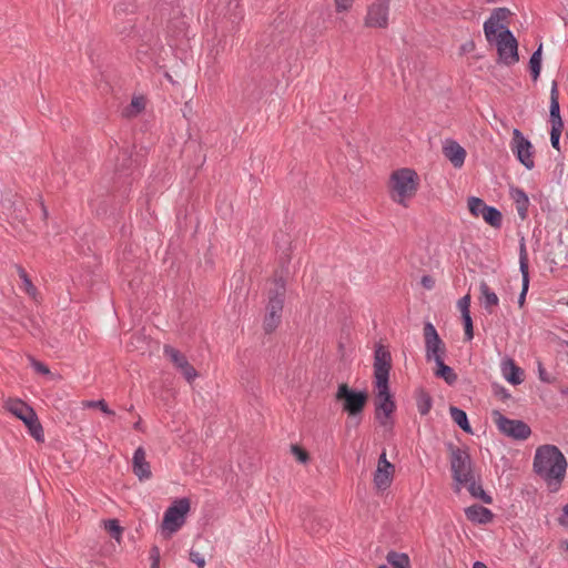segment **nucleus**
Here are the masks:
<instances>
[{
  "mask_svg": "<svg viewBox=\"0 0 568 568\" xmlns=\"http://www.w3.org/2000/svg\"><path fill=\"white\" fill-rule=\"evenodd\" d=\"M493 419L498 430L513 439L525 440L531 434V429L528 424L519 419H510L498 410L493 412Z\"/></svg>",
  "mask_w": 568,
  "mask_h": 568,
  "instance_id": "8",
  "label": "nucleus"
},
{
  "mask_svg": "<svg viewBox=\"0 0 568 568\" xmlns=\"http://www.w3.org/2000/svg\"><path fill=\"white\" fill-rule=\"evenodd\" d=\"M190 507V499L183 497L174 500L165 510L162 520V534L166 538L171 537L172 534L176 532L184 525Z\"/></svg>",
  "mask_w": 568,
  "mask_h": 568,
  "instance_id": "6",
  "label": "nucleus"
},
{
  "mask_svg": "<svg viewBox=\"0 0 568 568\" xmlns=\"http://www.w3.org/2000/svg\"><path fill=\"white\" fill-rule=\"evenodd\" d=\"M334 1H335V7H336L337 12L347 11L354 2V0H334Z\"/></svg>",
  "mask_w": 568,
  "mask_h": 568,
  "instance_id": "43",
  "label": "nucleus"
},
{
  "mask_svg": "<svg viewBox=\"0 0 568 568\" xmlns=\"http://www.w3.org/2000/svg\"><path fill=\"white\" fill-rule=\"evenodd\" d=\"M537 367H538V377L541 382L547 383V384L554 383L555 378L550 377V375L547 373V371L545 369V367L540 361H538Z\"/></svg>",
  "mask_w": 568,
  "mask_h": 568,
  "instance_id": "41",
  "label": "nucleus"
},
{
  "mask_svg": "<svg viewBox=\"0 0 568 568\" xmlns=\"http://www.w3.org/2000/svg\"><path fill=\"white\" fill-rule=\"evenodd\" d=\"M479 291L484 308L487 311V313L491 314L494 312V307H496L499 303L498 296L490 290L485 281L480 283Z\"/></svg>",
  "mask_w": 568,
  "mask_h": 568,
  "instance_id": "25",
  "label": "nucleus"
},
{
  "mask_svg": "<svg viewBox=\"0 0 568 568\" xmlns=\"http://www.w3.org/2000/svg\"><path fill=\"white\" fill-rule=\"evenodd\" d=\"M435 363L437 366L435 375L443 378L448 385L455 384L457 381V374L450 366L444 363V357L440 358V356H435Z\"/></svg>",
  "mask_w": 568,
  "mask_h": 568,
  "instance_id": "30",
  "label": "nucleus"
},
{
  "mask_svg": "<svg viewBox=\"0 0 568 568\" xmlns=\"http://www.w3.org/2000/svg\"><path fill=\"white\" fill-rule=\"evenodd\" d=\"M128 26H124L122 29L119 30V32L121 34H123L124 37H131L132 32H133V29H134V24H133V21L132 20H129L126 22Z\"/></svg>",
  "mask_w": 568,
  "mask_h": 568,
  "instance_id": "47",
  "label": "nucleus"
},
{
  "mask_svg": "<svg viewBox=\"0 0 568 568\" xmlns=\"http://www.w3.org/2000/svg\"><path fill=\"white\" fill-rule=\"evenodd\" d=\"M24 425L27 426L29 434L38 442H44V433L41 423L37 416V413L33 410L27 417L22 419Z\"/></svg>",
  "mask_w": 568,
  "mask_h": 568,
  "instance_id": "23",
  "label": "nucleus"
},
{
  "mask_svg": "<svg viewBox=\"0 0 568 568\" xmlns=\"http://www.w3.org/2000/svg\"><path fill=\"white\" fill-rule=\"evenodd\" d=\"M132 470L139 480H148L152 477L150 463L145 458V450L143 447H138L132 458Z\"/></svg>",
  "mask_w": 568,
  "mask_h": 568,
  "instance_id": "17",
  "label": "nucleus"
},
{
  "mask_svg": "<svg viewBox=\"0 0 568 568\" xmlns=\"http://www.w3.org/2000/svg\"><path fill=\"white\" fill-rule=\"evenodd\" d=\"M549 121L551 124L549 142H559L564 124L560 118V106L558 101V90L556 82L552 83L550 91Z\"/></svg>",
  "mask_w": 568,
  "mask_h": 568,
  "instance_id": "14",
  "label": "nucleus"
},
{
  "mask_svg": "<svg viewBox=\"0 0 568 568\" xmlns=\"http://www.w3.org/2000/svg\"><path fill=\"white\" fill-rule=\"evenodd\" d=\"M513 133L514 138L511 142H529L528 140L525 139V136L518 129H514Z\"/></svg>",
  "mask_w": 568,
  "mask_h": 568,
  "instance_id": "49",
  "label": "nucleus"
},
{
  "mask_svg": "<svg viewBox=\"0 0 568 568\" xmlns=\"http://www.w3.org/2000/svg\"><path fill=\"white\" fill-rule=\"evenodd\" d=\"M513 153L526 169H534L536 154L534 144H515L513 148Z\"/></svg>",
  "mask_w": 568,
  "mask_h": 568,
  "instance_id": "20",
  "label": "nucleus"
},
{
  "mask_svg": "<svg viewBox=\"0 0 568 568\" xmlns=\"http://www.w3.org/2000/svg\"><path fill=\"white\" fill-rule=\"evenodd\" d=\"M17 271H18V274H19V277L21 278L23 285H24V290L26 292L30 295V296H36L37 294V287L33 285V283L31 282L28 273L26 272V270L20 266V265H17Z\"/></svg>",
  "mask_w": 568,
  "mask_h": 568,
  "instance_id": "37",
  "label": "nucleus"
},
{
  "mask_svg": "<svg viewBox=\"0 0 568 568\" xmlns=\"http://www.w3.org/2000/svg\"><path fill=\"white\" fill-rule=\"evenodd\" d=\"M133 146L134 144L125 145L118 150L114 164L116 172L128 174V171L136 164V160L133 159Z\"/></svg>",
  "mask_w": 568,
  "mask_h": 568,
  "instance_id": "18",
  "label": "nucleus"
},
{
  "mask_svg": "<svg viewBox=\"0 0 568 568\" xmlns=\"http://www.w3.org/2000/svg\"><path fill=\"white\" fill-rule=\"evenodd\" d=\"M424 338L427 361H435V356H440V358L444 357L446 346L430 322H427L424 325Z\"/></svg>",
  "mask_w": 568,
  "mask_h": 568,
  "instance_id": "13",
  "label": "nucleus"
},
{
  "mask_svg": "<svg viewBox=\"0 0 568 568\" xmlns=\"http://www.w3.org/2000/svg\"><path fill=\"white\" fill-rule=\"evenodd\" d=\"M488 3L496 2L497 0H486Z\"/></svg>",
  "mask_w": 568,
  "mask_h": 568,
  "instance_id": "61",
  "label": "nucleus"
},
{
  "mask_svg": "<svg viewBox=\"0 0 568 568\" xmlns=\"http://www.w3.org/2000/svg\"><path fill=\"white\" fill-rule=\"evenodd\" d=\"M564 514L568 517V504L564 506Z\"/></svg>",
  "mask_w": 568,
  "mask_h": 568,
  "instance_id": "55",
  "label": "nucleus"
},
{
  "mask_svg": "<svg viewBox=\"0 0 568 568\" xmlns=\"http://www.w3.org/2000/svg\"><path fill=\"white\" fill-rule=\"evenodd\" d=\"M463 485H467L469 494L475 497L481 499L485 504H491L493 498L489 496L479 483L475 481L474 476L470 477L469 481H464Z\"/></svg>",
  "mask_w": 568,
  "mask_h": 568,
  "instance_id": "33",
  "label": "nucleus"
},
{
  "mask_svg": "<svg viewBox=\"0 0 568 568\" xmlns=\"http://www.w3.org/2000/svg\"><path fill=\"white\" fill-rule=\"evenodd\" d=\"M166 78L172 82V78L170 74H166Z\"/></svg>",
  "mask_w": 568,
  "mask_h": 568,
  "instance_id": "62",
  "label": "nucleus"
},
{
  "mask_svg": "<svg viewBox=\"0 0 568 568\" xmlns=\"http://www.w3.org/2000/svg\"><path fill=\"white\" fill-rule=\"evenodd\" d=\"M507 364L509 365V372L504 368L505 378L513 385H519L523 383L524 371L518 367L513 359H508Z\"/></svg>",
  "mask_w": 568,
  "mask_h": 568,
  "instance_id": "35",
  "label": "nucleus"
},
{
  "mask_svg": "<svg viewBox=\"0 0 568 568\" xmlns=\"http://www.w3.org/2000/svg\"><path fill=\"white\" fill-rule=\"evenodd\" d=\"M416 406L422 416L427 415L433 406L432 396L424 388H419L416 392Z\"/></svg>",
  "mask_w": 568,
  "mask_h": 568,
  "instance_id": "31",
  "label": "nucleus"
},
{
  "mask_svg": "<svg viewBox=\"0 0 568 568\" xmlns=\"http://www.w3.org/2000/svg\"><path fill=\"white\" fill-rule=\"evenodd\" d=\"M146 105V100L143 95L133 97L130 104L122 110V116L125 119H133L140 115Z\"/></svg>",
  "mask_w": 568,
  "mask_h": 568,
  "instance_id": "28",
  "label": "nucleus"
},
{
  "mask_svg": "<svg viewBox=\"0 0 568 568\" xmlns=\"http://www.w3.org/2000/svg\"><path fill=\"white\" fill-rule=\"evenodd\" d=\"M567 549H568V544H567Z\"/></svg>",
  "mask_w": 568,
  "mask_h": 568,
  "instance_id": "64",
  "label": "nucleus"
},
{
  "mask_svg": "<svg viewBox=\"0 0 568 568\" xmlns=\"http://www.w3.org/2000/svg\"><path fill=\"white\" fill-rule=\"evenodd\" d=\"M378 568H389L387 565H381Z\"/></svg>",
  "mask_w": 568,
  "mask_h": 568,
  "instance_id": "59",
  "label": "nucleus"
},
{
  "mask_svg": "<svg viewBox=\"0 0 568 568\" xmlns=\"http://www.w3.org/2000/svg\"><path fill=\"white\" fill-rule=\"evenodd\" d=\"M88 407H97V409H101L106 415H114V410L110 409L106 402L104 399L99 400H90L87 404Z\"/></svg>",
  "mask_w": 568,
  "mask_h": 568,
  "instance_id": "39",
  "label": "nucleus"
},
{
  "mask_svg": "<svg viewBox=\"0 0 568 568\" xmlns=\"http://www.w3.org/2000/svg\"><path fill=\"white\" fill-rule=\"evenodd\" d=\"M473 568H488V567L486 566V564H484L481 561H476V562H474Z\"/></svg>",
  "mask_w": 568,
  "mask_h": 568,
  "instance_id": "52",
  "label": "nucleus"
},
{
  "mask_svg": "<svg viewBox=\"0 0 568 568\" xmlns=\"http://www.w3.org/2000/svg\"><path fill=\"white\" fill-rule=\"evenodd\" d=\"M133 428L136 430H142V422L141 418L134 423Z\"/></svg>",
  "mask_w": 568,
  "mask_h": 568,
  "instance_id": "53",
  "label": "nucleus"
},
{
  "mask_svg": "<svg viewBox=\"0 0 568 568\" xmlns=\"http://www.w3.org/2000/svg\"><path fill=\"white\" fill-rule=\"evenodd\" d=\"M374 384L389 383L392 369L390 352L382 344H377L374 351Z\"/></svg>",
  "mask_w": 568,
  "mask_h": 568,
  "instance_id": "11",
  "label": "nucleus"
},
{
  "mask_svg": "<svg viewBox=\"0 0 568 568\" xmlns=\"http://www.w3.org/2000/svg\"><path fill=\"white\" fill-rule=\"evenodd\" d=\"M510 14L507 8H496L490 17L484 22V32L488 42H495L499 62L513 65L519 61L518 42L513 32L500 24Z\"/></svg>",
  "mask_w": 568,
  "mask_h": 568,
  "instance_id": "1",
  "label": "nucleus"
},
{
  "mask_svg": "<svg viewBox=\"0 0 568 568\" xmlns=\"http://www.w3.org/2000/svg\"><path fill=\"white\" fill-rule=\"evenodd\" d=\"M4 407L8 412L21 420L34 410L30 405L18 398H9L4 403Z\"/></svg>",
  "mask_w": 568,
  "mask_h": 568,
  "instance_id": "24",
  "label": "nucleus"
},
{
  "mask_svg": "<svg viewBox=\"0 0 568 568\" xmlns=\"http://www.w3.org/2000/svg\"><path fill=\"white\" fill-rule=\"evenodd\" d=\"M377 467L394 468V465L387 460L385 450L379 455Z\"/></svg>",
  "mask_w": 568,
  "mask_h": 568,
  "instance_id": "46",
  "label": "nucleus"
},
{
  "mask_svg": "<svg viewBox=\"0 0 568 568\" xmlns=\"http://www.w3.org/2000/svg\"><path fill=\"white\" fill-rule=\"evenodd\" d=\"M564 344L568 347V342H564Z\"/></svg>",
  "mask_w": 568,
  "mask_h": 568,
  "instance_id": "63",
  "label": "nucleus"
},
{
  "mask_svg": "<svg viewBox=\"0 0 568 568\" xmlns=\"http://www.w3.org/2000/svg\"><path fill=\"white\" fill-rule=\"evenodd\" d=\"M164 354L170 358L174 366L181 372L184 378L191 383L197 377L196 369L189 363L186 356L179 349L164 345Z\"/></svg>",
  "mask_w": 568,
  "mask_h": 568,
  "instance_id": "15",
  "label": "nucleus"
},
{
  "mask_svg": "<svg viewBox=\"0 0 568 568\" xmlns=\"http://www.w3.org/2000/svg\"><path fill=\"white\" fill-rule=\"evenodd\" d=\"M417 172L409 168L397 169L389 178V194L394 202L407 207V202L413 199L419 187Z\"/></svg>",
  "mask_w": 568,
  "mask_h": 568,
  "instance_id": "3",
  "label": "nucleus"
},
{
  "mask_svg": "<svg viewBox=\"0 0 568 568\" xmlns=\"http://www.w3.org/2000/svg\"><path fill=\"white\" fill-rule=\"evenodd\" d=\"M386 560L393 568H410V559L405 552L390 550L386 556Z\"/></svg>",
  "mask_w": 568,
  "mask_h": 568,
  "instance_id": "34",
  "label": "nucleus"
},
{
  "mask_svg": "<svg viewBox=\"0 0 568 568\" xmlns=\"http://www.w3.org/2000/svg\"><path fill=\"white\" fill-rule=\"evenodd\" d=\"M541 51L542 44L540 43L536 51L531 54L529 59V70L534 81H537L540 75L541 69Z\"/></svg>",
  "mask_w": 568,
  "mask_h": 568,
  "instance_id": "36",
  "label": "nucleus"
},
{
  "mask_svg": "<svg viewBox=\"0 0 568 568\" xmlns=\"http://www.w3.org/2000/svg\"><path fill=\"white\" fill-rule=\"evenodd\" d=\"M389 0H375L367 8L364 23L368 28H386L388 26Z\"/></svg>",
  "mask_w": 568,
  "mask_h": 568,
  "instance_id": "12",
  "label": "nucleus"
},
{
  "mask_svg": "<svg viewBox=\"0 0 568 568\" xmlns=\"http://www.w3.org/2000/svg\"><path fill=\"white\" fill-rule=\"evenodd\" d=\"M41 212H42V220H43L44 222H47V221H48V219H49V211H48V207H47V205L44 204V202H41Z\"/></svg>",
  "mask_w": 568,
  "mask_h": 568,
  "instance_id": "50",
  "label": "nucleus"
},
{
  "mask_svg": "<svg viewBox=\"0 0 568 568\" xmlns=\"http://www.w3.org/2000/svg\"><path fill=\"white\" fill-rule=\"evenodd\" d=\"M305 529L312 535H321L328 530V520L318 516L311 515L308 519L304 521Z\"/></svg>",
  "mask_w": 568,
  "mask_h": 568,
  "instance_id": "29",
  "label": "nucleus"
},
{
  "mask_svg": "<svg viewBox=\"0 0 568 568\" xmlns=\"http://www.w3.org/2000/svg\"><path fill=\"white\" fill-rule=\"evenodd\" d=\"M468 210L471 215L478 217L481 216L484 221L495 229H500L503 224V215L501 212L494 207L487 205L484 200L470 196L468 199Z\"/></svg>",
  "mask_w": 568,
  "mask_h": 568,
  "instance_id": "10",
  "label": "nucleus"
},
{
  "mask_svg": "<svg viewBox=\"0 0 568 568\" xmlns=\"http://www.w3.org/2000/svg\"><path fill=\"white\" fill-rule=\"evenodd\" d=\"M443 154L447 158L454 168H462L465 162L466 151L462 144H444Z\"/></svg>",
  "mask_w": 568,
  "mask_h": 568,
  "instance_id": "22",
  "label": "nucleus"
},
{
  "mask_svg": "<svg viewBox=\"0 0 568 568\" xmlns=\"http://www.w3.org/2000/svg\"><path fill=\"white\" fill-rule=\"evenodd\" d=\"M151 568H160V564H158V562H152V564H151Z\"/></svg>",
  "mask_w": 568,
  "mask_h": 568,
  "instance_id": "56",
  "label": "nucleus"
},
{
  "mask_svg": "<svg viewBox=\"0 0 568 568\" xmlns=\"http://www.w3.org/2000/svg\"><path fill=\"white\" fill-rule=\"evenodd\" d=\"M104 528L111 535L112 538L120 542L123 528L120 526L118 519L105 520Z\"/></svg>",
  "mask_w": 568,
  "mask_h": 568,
  "instance_id": "38",
  "label": "nucleus"
},
{
  "mask_svg": "<svg viewBox=\"0 0 568 568\" xmlns=\"http://www.w3.org/2000/svg\"><path fill=\"white\" fill-rule=\"evenodd\" d=\"M292 453L296 457V459L303 464H305L310 459L308 453L297 445H292Z\"/></svg>",
  "mask_w": 568,
  "mask_h": 568,
  "instance_id": "40",
  "label": "nucleus"
},
{
  "mask_svg": "<svg viewBox=\"0 0 568 568\" xmlns=\"http://www.w3.org/2000/svg\"><path fill=\"white\" fill-rule=\"evenodd\" d=\"M10 204V207H12L14 205V202H12L11 200H7Z\"/></svg>",
  "mask_w": 568,
  "mask_h": 568,
  "instance_id": "58",
  "label": "nucleus"
},
{
  "mask_svg": "<svg viewBox=\"0 0 568 568\" xmlns=\"http://www.w3.org/2000/svg\"><path fill=\"white\" fill-rule=\"evenodd\" d=\"M519 270L523 277L521 292L518 297V305L523 307L525 304L526 295L529 287V265L528 254L526 250L525 239L523 237L519 242Z\"/></svg>",
  "mask_w": 568,
  "mask_h": 568,
  "instance_id": "16",
  "label": "nucleus"
},
{
  "mask_svg": "<svg viewBox=\"0 0 568 568\" xmlns=\"http://www.w3.org/2000/svg\"><path fill=\"white\" fill-rule=\"evenodd\" d=\"M552 146H554L555 149H557L558 151H560V144H552Z\"/></svg>",
  "mask_w": 568,
  "mask_h": 568,
  "instance_id": "57",
  "label": "nucleus"
},
{
  "mask_svg": "<svg viewBox=\"0 0 568 568\" xmlns=\"http://www.w3.org/2000/svg\"><path fill=\"white\" fill-rule=\"evenodd\" d=\"M375 417L382 426H386L388 418L396 410V404L389 389V383L375 384Z\"/></svg>",
  "mask_w": 568,
  "mask_h": 568,
  "instance_id": "9",
  "label": "nucleus"
},
{
  "mask_svg": "<svg viewBox=\"0 0 568 568\" xmlns=\"http://www.w3.org/2000/svg\"><path fill=\"white\" fill-rule=\"evenodd\" d=\"M450 416L453 420L467 434H473V428L468 422L467 414L455 406H450L449 408Z\"/></svg>",
  "mask_w": 568,
  "mask_h": 568,
  "instance_id": "32",
  "label": "nucleus"
},
{
  "mask_svg": "<svg viewBox=\"0 0 568 568\" xmlns=\"http://www.w3.org/2000/svg\"><path fill=\"white\" fill-rule=\"evenodd\" d=\"M445 142L450 143L454 142L452 139H446Z\"/></svg>",
  "mask_w": 568,
  "mask_h": 568,
  "instance_id": "60",
  "label": "nucleus"
},
{
  "mask_svg": "<svg viewBox=\"0 0 568 568\" xmlns=\"http://www.w3.org/2000/svg\"><path fill=\"white\" fill-rule=\"evenodd\" d=\"M395 473L394 468H384V467H377V469L374 473V485L379 490H385L388 488L393 481Z\"/></svg>",
  "mask_w": 568,
  "mask_h": 568,
  "instance_id": "27",
  "label": "nucleus"
},
{
  "mask_svg": "<svg viewBox=\"0 0 568 568\" xmlns=\"http://www.w3.org/2000/svg\"><path fill=\"white\" fill-rule=\"evenodd\" d=\"M150 559L152 562L160 564V549L158 546H153L150 550Z\"/></svg>",
  "mask_w": 568,
  "mask_h": 568,
  "instance_id": "48",
  "label": "nucleus"
},
{
  "mask_svg": "<svg viewBox=\"0 0 568 568\" xmlns=\"http://www.w3.org/2000/svg\"><path fill=\"white\" fill-rule=\"evenodd\" d=\"M497 395H500L503 398H508L510 395L507 393L505 388H500V392H496Z\"/></svg>",
  "mask_w": 568,
  "mask_h": 568,
  "instance_id": "51",
  "label": "nucleus"
},
{
  "mask_svg": "<svg viewBox=\"0 0 568 568\" xmlns=\"http://www.w3.org/2000/svg\"><path fill=\"white\" fill-rule=\"evenodd\" d=\"M32 366L40 374H43V375L50 374L49 367L42 362H39V361H36L32 358Z\"/></svg>",
  "mask_w": 568,
  "mask_h": 568,
  "instance_id": "44",
  "label": "nucleus"
},
{
  "mask_svg": "<svg viewBox=\"0 0 568 568\" xmlns=\"http://www.w3.org/2000/svg\"><path fill=\"white\" fill-rule=\"evenodd\" d=\"M37 201H38L39 205L41 206V202H44V200H43L41 194H38Z\"/></svg>",
  "mask_w": 568,
  "mask_h": 568,
  "instance_id": "54",
  "label": "nucleus"
},
{
  "mask_svg": "<svg viewBox=\"0 0 568 568\" xmlns=\"http://www.w3.org/2000/svg\"><path fill=\"white\" fill-rule=\"evenodd\" d=\"M532 468L549 486L555 484L557 490L566 476L567 460L557 446L546 444L536 449Z\"/></svg>",
  "mask_w": 568,
  "mask_h": 568,
  "instance_id": "2",
  "label": "nucleus"
},
{
  "mask_svg": "<svg viewBox=\"0 0 568 568\" xmlns=\"http://www.w3.org/2000/svg\"><path fill=\"white\" fill-rule=\"evenodd\" d=\"M420 284L426 290H433L435 287V280L430 275H423Z\"/></svg>",
  "mask_w": 568,
  "mask_h": 568,
  "instance_id": "45",
  "label": "nucleus"
},
{
  "mask_svg": "<svg viewBox=\"0 0 568 568\" xmlns=\"http://www.w3.org/2000/svg\"><path fill=\"white\" fill-rule=\"evenodd\" d=\"M465 515L468 520L477 524H488L494 518L491 510L480 505L467 507L465 509Z\"/></svg>",
  "mask_w": 568,
  "mask_h": 568,
  "instance_id": "21",
  "label": "nucleus"
},
{
  "mask_svg": "<svg viewBox=\"0 0 568 568\" xmlns=\"http://www.w3.org/2000/svg\"><path fill=\"white\" fill-rule=\"evenodd\" d=\"M450 453V468L454 480L458 484L469 481L473 477L471 457L467 448H460L454 444L447 445Z\"/></svg>",
  "mask_w": 568,
  "mask_h": 568,
  "instance_id": "7",
  "label": "nucleus"
},
{
  "mask_svg": "<svg viewBox=\"0 0 568 568\" xmlns=\"http://www.w3.org/2000/svg\"><path fill=\"white\" fill-rule=\"evenodd\" d=\"M369 395L366 389H355L346 383H341L335 393V400L342 404V410L348 417L361 416L367 405Z\"/></svg>",
  "mask_w": 568,
  "mask_h": 568,
  "instance_id": "5",
  "label": "nucleus"
},
{
  "mask_svg": "<svg viewBox=\"0 0 568 568\" xmlns=\"http://www.w3.org/2000/svg\"><path fill=\"white\" fill-rule=\"evenodd\" d=\"M511 199L516 203L517 212L521 220H525L528 214L529 199L526 192L519 187H514L510 191Z\"/></svg>",
  "mask_w": 568,
  "mask_h": 568,
  "instance_id": "26",
  "label": "nucleus"
},
{
  "mask_svg": "<svg viewBox=\"0 0 568 568\" xmlns=\"http://www.w3.org/2000/svg\"><path fill=\"white\" fill-rule=\"evenodd\" d=\"M190 560L192 562L196 564L199 568H204V566H205L204 558L200 555V552H197L195 550L190 551Z\"/></svg>",
  "mask_w": 568,
  "mask_h": 568,
  "instance_id": "42",
  "label": "nucleus"
},
{
  "mask_svg": "<svg viewBox=\"0 0 568 568\" xmlns=\"http://www.w3.org/2000/svg\"><path fill=\"white\" fill-rule=\"evenodd\" d=\"M285 282L282 277L274 280V287L268 291L266 313L263 320L265 334H272L281 324L285 297Z\"/></svg>",
  "mask_w": 568,
  "mask_h": 568,
  "instance_id": "4",
  "label": "nucleus"
},
{
  "mask_svg": "<svg viewBox=\"0 0 568 568\" xmlns=\"http://www.w3.org/2000/svg\"><path fill=\"white\" fill-rule=\"evenodd\" d=\"M470 295L466 294L458 301V308L462 313V320L464 324L465 329V339L471 341L474 337V326H473V320L470 316Z\"/></svg>",
  "mask_w": 568,
  "mask_h": 568,
  "instance_id": "19",
  "label": "nucleus"
}]
</instances>
